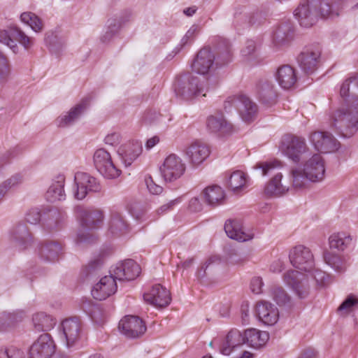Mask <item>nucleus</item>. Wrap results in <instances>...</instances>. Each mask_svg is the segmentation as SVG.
I'll return each mask as SVG.
<instances>
[{"label": "nucleus", "mask_w": 358, "mask_h": 358, "mask_svg": "<svg viewBox=\"0 0 358 358\" xmlns=\"http://www.w3.org/2000/svg\"><path fill=\"white\" fill-rule=\"evenodd\" d=\"M74 181L76 187L74 196L78 200L85 199L90 192H99L101 190V185L97 179L87 173H76Z\"/></svg>", "instance_id": "obj_8"}, {"label": "nucleus", "mask_w": 358, "mask_h": 358, "mask_svg": "<svg viewBox=\"0 0 358 358\" xmlns=\"http://www.w3.org/2000/svg\"><path fill=\"white\" fill-rule=\"evenodd\" d=\"M74 213L82 227L89 230L99 228L103 221V214L98 209L77 206L74 208Z\"/></svg>", "instance_id": "obj_13"}, {"label": "nucleus", "mask_w": 358, "mask_h": 358, "mask_svg": "<svg viewBox=\"0 0 358 358\" xmlns=\"http://www.w3.org/2000/svg\"><path fill=\"white\" fill-rule=\"evenodd\" d=\"M41 214L38 208H31L26 214L25 219L27 222L31 224H36L41 220Z\"/></svg>", "instance_id": "obj_62"}, {"label": "nucleus", "mask_w": 358, "mask_h": 358, "mask_svg": "<svg viewBox=\"0 0 358 358\" xmlns=\"http://www.w3.org/2000/svg\"><path fill=\"white\" fill-rule=\"evenodd\" d=\"M355 75L347 78L341 85L340 90V94L345 100L352 99V97H357V96L351 95L350 94V84L353 83L356 86V80H354Z\"/></svg>", "instance_id": "obj_54"}, {"label": "nucleus", "mask_w": 358, "mask_h": 358, "mask_svg": "<svg viewBox=\"0 0 358 358\" xmlns=\"http://www.w3.org/2000/svg\"><path fill=\"white\" fill-rule=\"evenodd\" d=\"M310 142L314 148L323 153H329L337 150L338 141L327 131H315L309 136Z\"/></svg>", "instance_id": "obj_17"}, {"label": "nucleus", "mask_w": 358, "mask_h": 358, "mask_svg": "<svg viewBox=\"0 0 358 358\" xmlns=\"http://www.w3.org/2000/svg\"><path fill=\"white\" fill-rule=\"evenodd\" d=\"M16 25H10L6 29H0V43L8 46L14 54L19 52L20 48L14 41Z\"/></svg>", "instance_id": "obj_42"}, {"label": "nucleus", "mask_w": 358, "mask_h": 358, "mask_svg": "<svg viewBox=\"0 0 358 358\" xmlns=\"http://www.w3.org/2000/svg\"><path fill=\"white\" fill-rule=\"evenodd\" d=\"M10 241L20 250L31 245L33 238L26 224L20 223L15 225L10 232Z\"/></svg>", "instance_id": "obj_30"}, {"label": "nucleus", "mask_w": 358, "mask_h": 358, "mask_svg": "<svg viewBox=\"0 0 358 358\" xmlns=\"http://www.w3.org/2000/svg\"><path fill=\"white\" fill-rule=\"evenodd\" d=\"M97 239V236L91 231L80 232L77 236L76 241L78 243H93Z\"/></svg>", "instance_id": "obj_59"}, {"label": "nucleus", "mask_w": 358, "mask_h": 358, "mask_svg": "<svg viewBox=\"0 0 358 358\" xmlns=\"http://www.w3.org/2000/svg\"><path fill=\"white\" fill-rule=\"evenodd\" d=\"M11 72V67L7 55L0 50V83L8 80Z\"/></svg>", "instance_id": "obj_50"}, {"label": "nucleus", "mask_w": 358, "mask_h": 358, "mask_svg": "<svg viewBox=\"0 0 358 358\" xmlns=\"http://www.w3.org/2000/svg\"><path fill=\"white\" fill-rule=\"evenodd\" d=\"M209 147L200 141H194L185 149V155L189 163L198 166L202 164L210 155Z\"/></svg>", "instance_id": "obj_23"}, {"label": "nucleus", "mask_w": 358, "mask_h": 358, "mask_svg": "<svg viewBox=\"0 0 358 358\" xmlns=\"http://www.w3.org/2000/svg\"><path fill=\"white\" fill-rule=\"evenodd\" d=\"M56 353V345L49 334H41L29 348V358H51Z\"/></svg>", "instance_id": "obj_14"}, {"label": "nucleus", "mask_w": 358, "mask_h": 358, "mask_svg": "<svg viewBox=\"0 0 358 358\" xmlns=\"http://www.w3.org/2000/svg\"><path fill=\"white\" fill-rule=\"evenodd\" d=\"M103 257L99 256L91 260L85 266V273L87 275H91L98 271L103 264Z\"/></svg>", "instance_id": "obj_57"}, {"label": "nucleus", "mask_w": 358, "mask_h": 358, "mask_svg": "<svg viewBox=\"0 0 358 358\" xmlns=\"http://www.w3.org/2000/svg\"><path fill=\"white\" fill-rule=\"evenodd\" d=\"M175 91L178 96L185 99H190L202 94L206 96L208 87L204 85V82L191 73L179 76L175 83Z\"/></svg>", "instance_id": "obj_5"}, {"label": "nucleus", "mask_w": 358, "mask_h": 358, "mask_svg": "<svg viewBox=\"0 0 358 358\" xmlns=\"http://www.w3.org/2000/svg\"><path fill=\"white\" fill-rule=\"evenodd\" d=\"M325 161L319 153L312 155L307 159L303 169H293L290 172L292 186L298 189L305 187L308 181L319 182L324 180L325 176Z\"/></svg>", "instance_id": "obj_2"}, {"label": "nucleus", "mask_w": 358, "mask_h": 358, "mask_svg": "<svg viewBox=\"0 0 358 358\" xmlns=\"http://www.w3.org/2000/svg\"><path fill=\"white\" fill-rule=\"evenodd\" d=\"M280 150L289 159L298 163L301 155L308 150V147L303 137L287 135L282 141Z\"/></svg>", "instance_id": "obj_7"}, {"label": "nucleus", "mask_w": 358, "mask_h": 358, "mask_svg": "<svg viewBox=\"0 0 358 358\" xmlns=\"http://www.w3.org/2000/svg\"><path fill=\"white\" fill-rule=\"evenodd\" d=\"M289 258L294 267L306 272L312 271L315 266L310 250L303 245L294 247L289 252Z\"/></svg>", "instance_id": "obj_10"}, {"label": "nucleus", "mask_w": 358, "mask_h": 358, "mask_svg": "<svg viewBox=\"0 0 358 358\" xmlns=\"http://www.w3.org/2000/svg\"><path fill=\"white\" fill-rule=\"evenodd\" d=\"M358 304V299L354 295L350 294L343 301L338 308L339 312H345L348 313L351 312L354 307Z\"/></svg>", "instance_id": "obj_56"}, {"label": "nucleus", "mask_w": 358, "mask_h": 358, "mask_svg": "<svg viewBox=\"0 0 358 358\" xmlns=\"http://www.w3.org/2000/svg\"><path fill=\"white\" fill-rule=\"evenodd\" d=\"M257 94L260 101L266 105L274 103L276 98L273 85L267 80L259 82L257 86Z\"/></svg>", "instance_id": "obj_41"}, {"label": "nucleus", "mask_w": 358, "mask_h": 358, "mask_svg": "<svg viewBox=\"0 0 358 358\" xmlns=\"http://www.w3.org/2000/svg\"><path fill=\"white\" fill-rule=\"evenodd\" d=\"M63 246L61 243L55 241H47L38 246L37 254L45 262H55L62 254Z\"/></svg>", "instance_id": "obj_21"}, {"label": "nucleus", "mask_w": 358, "mask_h": 358, "mask_svg": "<svg viewBox=\"0 0 358 358\" xmlns=\"http://www.w3.org/2000/svg\"><path fill=\"white\" fill-rule=\"evenodd\" d=\"M129 225L122 213L112 211L108 222V232L114 236H120L127 231Z\"/></svg>", "instance_id": "obj_36"}, {"label": "nucleus", "mask_w": 358, "mask_h": 358, "mask_svg": "<svg viewBox=\"0 0 358 358\" xmlns=\"http://www.w3.org/2000/svg\"><path fill=\"white\" fill-rule=\"evenodd\" d=\"M323 257L325 263L334 271L339 273L345 271L347 265L344 257L335 252L326 251L324 252Z\"/></svg>", "instance_id": "obj_43"}, {"label": "nucleus", "mask_w": 358, "mask_h": 358, "mask_svg": "<svg viewBox=\"0 0 358 358\" xmlns=\"http://www.w3.org/2000/svg\"><path fill=\"white\" fill-rule=\"evenodd\" d=\"M121 141V136L119 133L113 132L108 134L104 138V143L111 146H117Z\"/></svg>", "instance_id": "obj_64"}, {"label": "nucleus", "mask_w": 358, "mask_h": 358, "mask_svg": "<svg viewBox=\"0 0 358 358\" xmlns=\"http://www.w3.org/2000/svg\"><path fill=\"white\" fill-rule=\"evenodd\" d=\"M275 79L282 89L289 90L294 87L297 77L295 70L291 66L283 65L278 69Z\"/></svg>", "instance_id": "obj_34"}, {"label": "nucleus", "mask_w": 358, "mask_h": 358, "mask_svg": "<svg viewBox=\"0 0 358 358\" xmlns=\"http://www.w3.org/2000/svg\"><path fill=\"white\" fill-rule=\"evenodd\" d=\"M217 262H220V259L216 257L209 258L206 261V262L201 266V268L198 271V277L199 278H203L206 277L208 274V271L213 270L214 264L216 263Z\"/></svg>", "instance_id": "obj_58"}, {"label": "nucleus", "mask_w": 358, "mask_h": 358, "mask_svg": "<svg viewBox=\"0 0 358 358\" xmlns=\"http://www.w3.org/2000/svg\"><path fill=\"white\" fill-rule=\"evenodd\" d=\"M256 314L259 320L266 325L275 324L279 318L277 307L268 301H259L257 303Z\"/></svg>", "instance_id": "obj_29"}, {"label": "nucleus", "mask_w": 358, "mask_h": 358, "mask_svg": "<svg viewBox=\"0 0 358 358\" xmlns=\"http://www.w3.org/2000/svg\"><path fill=\"white\" fill-rule=\"evenodd\" d=\"M145 182L150 193L158 195L163 191L162 186L157 185L150 176H146Z\"/></svg>", "instance_id": "obj_61"}, {"label": "nucleus", "mask_w": 358, "mask_h": 358, "mask_svg": "<svg viewBox=\"0 0 358 358\" xmlns=\"http://www.w3.org/2000/svg\"><path fill=\"white\" fill-rule=\"evenodd\" d=\"M215 55V65L216 66H224L229 63L232 59V52L229 43L224 41V47L222 48H219Z\"/></svg>", "instance_id": "obj_48"}, {"label": "nucleus", "mask_w": 358, "mask_h": 358, "mask_svg": "<svg viewBox=\"0 0 358 358\" xmlns=\"http://www.w3.org/2000/svg\"><path fill=\"white\" fill-rule=\"evenodd\" d=\"M23 318V313L15 311L12 313L4 312L0 316V331H5L13 327Z\"/></svg>", "instance_id": "obj_45"}, {"label": "nucleus", "mask_w": 358, "mask_h": 358, "mask_svg": "<svg viewBox=\"0 0 358 358\" xmlns=\"http://www.w3.org/2000/svg\"><path fill=\"white\" fill-rule=\"evenodd\" d=\"M14 41L18 42L25 50H30L34 45V38L27 35L20 27H16Z\"/></svg>", "instance_id": "obj_49"}, {"label": "nucleus", "mask_w": 358, "mask_h": 358, "mask_svg": "<svg viewBox=\"0 0 358 358\" xmlns=\"http://www.w3.org/2000/svg\"><path fill=\"white\" fill-rule=\"evenodd\" d=\"M357 0H311V6L322 17L338 16L340 8L343 6L358 7Z\"/></svg>", "instance_id": "obj_9"}, {"label": "nucleus", "mask_w": 358, "mask_h": 358, "mask_svg": "<svg viewBox=\"0 0 358 358\" xmlns=\"http://www.w3.org/2000/svg\"><path fill=\"white\" fill-rule=\"evenodd\" d=\"M65 177L59 174L53 179L52 184L45 193V198L50 202L63 201L66 199L64 192Z\"/></svg>", "instance_id": "obj_33"}, {"label": "nucleus", "mask_w": 358, "mask_h": 358, "mask_svg": "<svg viewBox=\"0 0 358 358\" xmlns=\"http://www.w3.org/2000/svg\"><path fill=\"white\" fill-rule=\"evenodd\" d=\"M322 49L318 45L306 47L297 57L301 69L306 74L315 71L320 62Z\"/></svg>", "instance_id": "obj_11"}, {"label": "nucleus", "mask_w": 358, "mask_h": 358, "mask_svg": "<svg viewBox=\"0 0 358 358\" xmlns=\"http://www.w3.org/2000/svg\"><path fill=\"white\" fill-rule=\"evenodd\" d=\"M245 185L246 176L241 171H234L227 180L228 187L234 192L243 189Z\"/></svg>", "instance_id": "obj_46"}, {"label": "nucleus", "mask_w": 358, "mask_h": 358, "mask_svg": "<svg viewBox=\"0 0 358 358\" xmlns=\"http://www.w3.org/2000/svg\"><path fill=\"white\" fill-rule=\"evenodd\" d=\"M141 273L140 266L132 259H127L117 263L110 271L114 279L121 280H133Z\"/></svg>", "instance_id": "obj_18"}, {"label": "nucleus", "mask_w": 358, "mask_h": 358, "mask_svg": "<svg viewBox=\"0 0 358 358\" xmlns=\"http://www.w3.org/2000/svg\"><path fill=\"white\" fill-rule=\"evenodd\" d=\"M256 15L249 16L247 13L243 11H236L234 13V23L239 25L243 24H255L257 22Z\"/></svg>", "instance_id": "obj_53"}, {"label": "nucleus", "mask_w": 358, "mask_h": 358, "mask_svg": "<svg viewBox=\"0 0 358 358\" xmlns=\"http://www.w3.org/2000/svg\"><path fill=\"white\" fill-rule=\"evenodd\" d=\"M24 182V176L21 173H15L2 182L8 190L17 188Z\"/></svg>", "instance_id": "obj_55"}, {"label": "nucleus", "mask_w": 358, "mask_h": 358, "mask_svg": "<svg viewBox=\"0 0 358 358\" xmlns=\"http://www.w3.org/2000/svg\"><path fill=\"white\" fill-rule=\"evenodd\" d=\"M93 162L96 170L106 178L115 179L121 174V170L114 164L110 152L104 148L94 152Z\"/></svg>", "instance_id": "obj_6"}, {"label": "nucleus", "mask_w": 358, "mask_h": 358, "mask_svg": "<svg viewBox=\"0 0 358 358\" xmlns=\"http://www.w3.org/2000/svg\"><path fill=\"white\" fill-rule=\"evenodd\" d=\"M294 38V27L289 21L281 23L272 34L273 47L278 50L287 45Z\"/></svg>", "instance_id": "obj_28"}, {"label": "nucleus", "mask_w": 358, "mask_h": 358, "mask_svg": "<svg viewBox=\"0 0 358 358\" xmlns=\"http://www.w3.org/2000/svg\"><path fill=\"white\" fill-rule=\"evenodd\" d=\"M143 299L147 303L159 308L167 306L171 300L169 291L159 284L153 285L143 294Z\"/></svg>", "instance_id": "obj_20"}, {"label": "nucleus", "mask_w": 358, "mask_h": 358, "mask_svg": "<svg viewBox=\"0 0 358 358\" xmlns=\"http://www.w3.org/2000/svg\"><path fill=\"white\" fill-rule=\"evenodd\" d=\"M120 332L129 338H137L142 336L147 327L143 320L138 316L127 315L119 322Z\"/></svg>", "instance_id": "obj_16"}, {"label": "nucleus", "mask_w": 358, "mask_h": 358, "mask_svg": "<svg viewBox=\"0 0 358 358\" xmlns=\"http://www.w3.org/2000/svg\"><path fill=\"white\" fill-rule=\"evenodd\" d=\"M330 126L345 137L358 129V97H352L336 108L330 116Z\"/></svg>", "instance_id": "obj_1"}, {"label": "nucleus", "mask_w": 358, "mask_h": 358, "mask_svg": "<svg viewBox=\"0 0 358 358\" xmlns=\"http://www.w3.org/2000/svg\"><path fill=\"white\" fill-rule=\"evenodd\" d=\"M202 196L206 204L215 207L223 203L225 195L224 190L220 186L212 185L203 190Z\"/></svg>", "instance_id": "obj_38"}, {"label": "nucleus", "mask_w": 358, "mask_h": 358, "mask_svg": "<svg viewBox=\"0 0 358 358\" xmlns=\"http://www.w3.org/2000/svg\"><path fill=\"white\" fill-rule=\"evenodd\" d=\"M282 167V163L276 159L257 163L254 168L261 171L263 176L274 173V176L269 180L264 188V193L269 196H280L289 190V186L282 182V174L276 171Z\"/></svg>", "instance_id": "obj_3"}, {"label": "nucleus", "mask_w": 358, "mask_h": 358, "mask_svg": "<svg viewBox=\"0 0 358 358\" xmlns=\"http://www.w3.org/2000/svg\"><path fill=\"white\" fill-rule=\"evenodd\" d=\"M268 339L269 335L266 331L252 328L248 329L244 331L245 343L255 349L264 345Z\"/></svg>", "instance_id": "obj_37"}, {"label": "nucleus", "mask_w": 358, "mask_h": 358, "mask_svg": "<svg viewBox=\"0 0 358 358\" xmlns=\"http://www.w3.org/2000/svg\"><path fill=\"white\" fill-rule=\"evenodd\" d=\"M185 164L175 154L169 155L164 160L160 171L166 181L172 182L180 178L185 171Z\"/></svg>", "instance_id": "obj_15"}, {"label": "nucleus", "mask_w": 358, "mask_h": 358, "mask_svg": "<svg viewBox=\"0 0 358 358\" xmlns=\"http://www.w3.org/2000/svg\"><path fill=\"white\" fill-rule=\"evenodd\" d=\"M238 103V108L241 118L245 122L252 121L257 111V105L245 95L239 97Z\"/></svg>", "instance_id": "obj_39"}, {"label": "nucleus", "mask_w": 358, "mask_h": 358, "mask_svg": "<svg viewBox=\"0 0 358 358\" xmlns=\"http://www.w3.org/2000/svg\"><path fill=\"white\" fill-rule=\"evenodd\" d=\"M23 352L16 346H1L0 358H17L23 355Z\"/></svg>", "instance_id": "obj_52"}, {"label": "nucleus", "mask_w": 358, "mask_h": 358, "mask_svg": "<svg viewBox=\"0 0 358 358\" xmlns=\"http://www.w3.org/2000/svg\"><path fill=\"white\" fill-rule=\"evenodd\" d=\"M284 282L289 287L300 299L308 296L310 286L306 275L296 270H289L283 274Z\"/></svg>", "instance_id": "obj_12"}, {"label": "nucleus", "mask_w": 358, "mask_h": 358, "mask_svg": "<svg viewBox=\"0 0 358 358\" xmlns=\"http://www.w3.org/2000/svg\"><path fill=\"white\" fill-rule=\"evenodd\" d=\"M20 20L28 24L35 32H41L43 28V23L35 13L31 12H24L20 15Z\"/></svg>", "instance_id": "obj_47"}, {"label": "nucleus", "mask_w": 358, "mask_h": 358, "mask_svg": "<svg viewBox=\"0 0 358 358\" xmlns=\"http://www.w3.org/2000/svg\"><path fill=\"white\" fill-rule=\"evenodd\" d=\"M271 295L274 301L280 306L287 305L291 300L290 296L281 287H273L271 289Z\"/></svg>", "instance_id": "obj_51"}, {"label": "nucleus", "mask_w": 358, "mask_h": 358, "mask_svg": "<svg viewBox=\"0 0 358 358\" xmlns=\"http://www.w3.org/2000/svg\"><path fill=\"white\" fill-rule=\"evenodd\" d=\"M215 55L210 48H204L199 51L192 64L193 71L204 75L215 65Z\"/></svg>", "instance_id": "obj_19"}, {"label": "nucleus", "mask_w": 358, "mask_h": 358, "mask_svg": "<svg viewBox=\"0 0 358 358\" xmlns=\"http://www.w3.org/2000/svg\"><path fill=\"white\" fill-rule=\"evenodd\" d=\"M317 284L320 286H324L329 281V275L321 270H315L313 274Z\"/></svg>", "instance_id": "obj_63"}, {"label": "nucleus", "mask_w": 358, "mask_h": 358, "mask_svg": "<svg viewBox=\"0 0 358 358\" xmlns=\"http://www.w3.org/2000/svg\"><path fill=\"white\" fill-rule=\"evenodd\" d=\"M33 323L36 330L45 331L50 330L55 324V320L45 313H38L34 315Z\"/></svg>", "instance_id": "obj_44"}, {"label": "nucleus", "mask_w": 358, "mask_h": 358, "mask_svg": "<svg viewBox=\"0 0 358 358\" xmlns=\"http://www.w3.org/2000/svg\"><path fill=\"white\" fill-rule=\"evenodd\" d=\"M294 15L301 26L304 27H312L317 21V13L311 6V1L303 0L295 9Z\"/></svg>", "instance_id": "obj_26"}, {"label": "nucleus", "mask_w": 358, "mask_h": 358, "mask_svg": "<svg viewBox=\"0 0 358 358\" xmlns=\"http://www.w3.org/2000/svg\"><path fill=\"white\" fill-rule=\"evenodd\" d=\"M88 103V99H83L80 103L71 108L66 114L59 116L57 120L58 126L64 127L73 124L87 109Z\"/></svg>", "instance_id": "obj_31"}, {"label": "nucleus", "mask_w": 358, "mask_h": 358, "mask_svg": "<svg viewBox=\"0 0 358 358\" xmlns=\"http://www.w3.org/2000/svg\"><path fill=\"white\" fill-rule=\"evenodd\" d=\"M132 18V13L129 10H123L110 17L107 22V31L101 36V41L106 42L118 31L129 22Z\"/></svg>", "instance_id": "obj_22"}, {"label": "nucleus", "mask_w": 358, "mask_h": 358, "mask_svg": "<svg viewBox=\"0 0 358 358\" xmlns=\"http://www.w3.org/2000/svg\"><path fill=\"white\" fill-rule=\"evenodd\" d=\"M142 152V145L138 142L129 143L118 149V155L125 166H130Z\"/></svg>", "instance_id": "obj_35"}, {"label": "nucleus", "mask_w": 358, "mask_h": 358, "mask_svg": "<svg viewBox=\"0 0 358 358\" xmlns=\"http://www.w3.org/2000/svg\"><path fill=\"white\" fill-rule=\"evenodd\" d=\"M207 130L219 137L229 135L233 131L232 124L222 114L210 115L206 120Z\"/></svg>", "instance_id": "obj_24"}, {"label": "nucleus", "mask_w": 358, "mask_h": 358, "mask_svg": "<svg viewBox=\"0 0 358 358\" xmlns=\"http://www.w3.org/2000/svg\"><path fill=\"white\" fill-rule=\"evenodd\" d=\"M352 243V237L346 232H337L331 234L329 238V247L338 251L348 249Z\"/></svg>", "instance_id": "obj_40"}, {"label": "nucleus", "mask_w": 358, "mask_h": 358, "mask_svg": "<svg viewBox=\"0 0 358 358\" xmlns=\"http://www.w3.org/2000/svg\"><path fill=\"white\" fill-rule=\"evenodd\" d=\"M117 287L116 280L113 275H106L93 287L92 295L96 300H105L116 292Z\"/></svg>", "instance_id": "obj_27"}, {"label": "nucleus", "mask_w": 358, "mask_h": 358, "mask_svg": "<svg viewBox=\"0 0 358 358\" xmlns=\"http://www.w3.org/2000/svg\"><path fill=\"white\" fill-rule=\"evenodd\" d=\"M62 330L65 337L66 346H73L81 336V323L77 317H70L64 320L61 324Z\"/></svg>", "instance_id": "obj_25"}, {"label": "nucleus", "mask_w": 358, "mask_h": 358, "mask_svg": "<svg viewBox=\"0 0 358 358\" xmlns=\"http://www.w3.org/2000/svg\"><path fill=\"white\" fill-rule=\"evenodd\" d=\"M224 231L230 238L240 242L249 241L253 237L252 234L244 231L241 222L237 220H227L224 224Z\"/></svg>", "instance_id": "obj_32"}, {"label": "nucleus", "mask_w": 358, "mask_h": 358, "mask_svg": "<svg viewBox=\"0 0 358 358\" xmlns=\"http://www.w3.org/2000/svg\"><path fill=\"white\" fill-rule=\"evenodd\" d=\"M50 216L55 220V226L52 227V228L56 229L62 227L66 218V215L64 212H61L57 210H51Z\"/></svg>", "instance_id": "obj_60"}, {"label": "nucleus", "mask_w": 358, "mask_h": 358, "mask_svg": "<svg viewBox=\"0 0 358 358\" xmlns=\"http://www.w3.org/2000/svg\"><path fill=\"white\" fill-rule=\"evenodd\" d=\"M244 334L238 329H231L227 334L224 341L220 338H215L210 342V347L217 346L221 355L229 356L231 353L238 351V355L235 358H252L253 354L243 349Z\"/></svg>", "instance_id": "obj_4"}]
</instances>
